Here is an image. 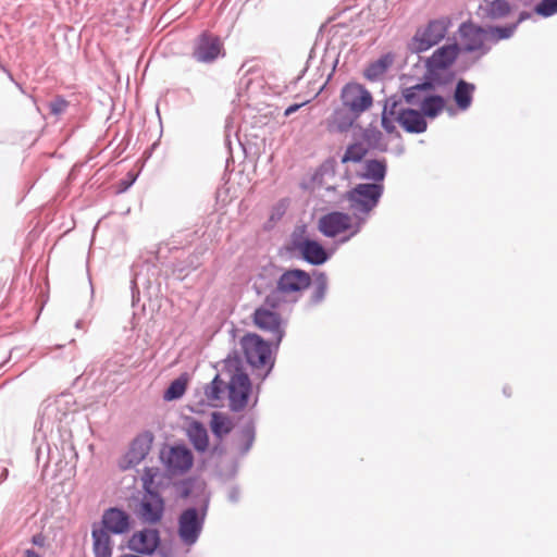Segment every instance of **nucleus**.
<instances>
[{
	"label": "nucleus",
	"instance_id": "nucleus-23",
	"mask_svg": "<svg viewBox=\"0 0 557 557\" xmlns=\"http://www.w3.org/2000/svg\"><path fill=\"white\" fill-rule=\"evenodd\" d=\"M358 131L360 133L361 141L366 144V146L371 151L377 152H387L388 151V143L385 140L383 133L372 123L368 126L363 127L361 125H357Z\"/></svg>",
	"mask_w": 557,
	"mask_h": 557
},
{
	"label": "nucleus",
	"instance_id": "nucleus-30",
	"mask_svg": "<svg viewBox=\"0 0 557 557\" xmlns=\"http://www.w3.org/2000/svg\"><path fill=\"white\" fill-rule=\"evenodd\" d=\"M210 429L218 440H223L233 430L232 420L223 412L213 411L210 419Z\"/></svg>",
	"mask_w": 557,
	"mask_h": 557
},
{
	"label": "nucleus",
	"instance_id": "nucleus-20",
	"mask_svg": "<svg viewBox=\"0 0 557 557\" xmlns=\"http://www.w3.org/2000/svg\"><path fill=\"white\" fill-rule=\"evenodd\" d=\"M161 458L170 471L185 472L193 466V454L184 445L172 446Z\"/></svg>",
	"mask_w": 557,
	"mask_h": 557
},
{
	"label": "nucleus",
	"instance_id": "nucleus-42",
	"mask_svg": "<svg viewBox=\"0 0 557 557\" xmlns=\"http://www.w3.org/2000/svg\"><path fill=\"white\" fill-rule=\"evenodd\" d=\"M433 74H436V71H428L426 70V73L424 75V81L419 84H416L421 91L433 90L435 88V86H437V82L434 81L435 78H434Z\"/></svg>",
	"mask_w": 557,
	"mask_h": 557
},
{
	"label": "nucleus",
	"instance_id": "nucleus-27",
	"mask_svg": "<svg viewBox=\"0 0 557 557\" xmlns=\"http://www.w3.org/2000/svg\"><path fill=\"white\" fill-rule=\"evenodd\" d=\"M228 391L230 408L234 412L242 411L248 404L253 385H225Z\"/></svg>",
	"mask_w": 557,
	"mask_h": 557
},
{
	"label": "nucleus",
	"instance_id": "nucleus-50",
	"mask_svg": "<svg viewBox=\"0 0 557 557\" xmlns=\"http://www.w3.org/2000/svg\"><path fill=\"white\" fill-rule=\"evenodd\" d=\"M32 543L36 546L42 547L46 544V537L41 533H37L32 536Z\"/></svg>",
	"mask_w": 557,
	"mask_h": 557
},
{
	"label": "nucleus",
	"instance_id": "nucleus-56",
	"mask_svg": "<svg viewBox=\"0 0 557 557\" xmlns=\"http://www.w3.org/2000/svg\"><path fill=\"white\" fill-rule=\"evenodd\" d=\"M9 471L7 468H3L0 473V482H4L8 479Z\"/></svg>",
	"mask_w": 557,
	"mask_h": 557
},
{
	"label": "nucleus",
	"instance_id": "nucleus-44",
	"mask_svg": "<svg viewBox=\"0 0 557 557\" xmlns=\"http://www.w3.org/2000/svg\"><path fill=\"white\" fill-rule=\"evenodd\" d=\"M125 357L121 354H116L111 359L107 360L104 364V371L109 373L115 372L116 366H124Z\"/></svg>",
	"mask_w": 557,
	"mask_h": 557
},
{
	"label": "nucleus",
	"instance_id": "nucleus-47",
	"mask_svg": "<svg viewBox=\"0 0 557 557\" xmlns=\"http://www.w3.org/2000/svg\"><path fill=\"white\" fill-rule=\"evenodd\" d=\"M476 57L473 60L466 59L463 57H460L458 59V66L460 72H467L470 70V67L478 62Z\"/></svg>",
	"mask_w": 557,
	"mask_h": 557
},
{
	"label": "nucleus",
	"instance_id": "nucleus-60",
	"mask_svg": "<svg viewBox=\"0 0 557 557\" xmlns=\"http://www.w3.org/2000/svg\"><path fill=\"white\" fill-rule=\"evenodd\" d=\"M75 327L76 329H82L83 327V320H78L75 324Z\"/></svg>",
	"mask_w": 557,
	"mask_h": 557
},
{
	"label": "nucleus",
	"instance_id": "nucleus-33",
	"mask_svg": "<svg viewBox=\"0 0 557 557\" xmlns=\"http://www.w3.org/2000/svg\"><path fill=\"white\" fill-rule=\"evenodd\" d=\"M313 276H314V282H313L312 292H311V295L309 298V304L311 306H318L325 299L329 280H327V275L325 272L314 271Z\"/></svg>",
	"mask_w": 557,
	"mask_h": 557
},
{
	"label": "nucleus",
	"instance_id": "nucleus-13",
	"mask_svg": "<svg viewBox=\"0 0 557 557\" xmlns=\"http://www.w3.org/2000/svg\"><path fill=\"white\" fill-rule=\"evenodd\" d=\"M160 542L159 531L146 528L132 534L127 547L137 554L150 556L158 549Z\"/></svg>",
	"mask_w": 557,
	"mask_h": 557
},
{
	"label": "nucleus",
	"instance_id": "nucleus-17",
	"mask_svg": "<svg viewBox=\"0 0 557 557\" xmlns=\"http://www.w3.org/2000/svg\"><path fill=\"white\" fill-rule=\"evenodd\" d=\"M153 443V434L145 431L137 435L131 443L129 449L125 455L127 462L125 468H133L139 465L149 454Z\"/></svg>",
	"mask_w": 557,
	"mask_h": 557
},
{
	"label": "nucleus",
	"instance_id": "nucleus-28",
	"mask_svg": "<svg viewBox=\"0 0 557 557\" xmlns=\"http://www.w3.org/2000/svg\"><path fill=\"white\" fill-rule=\"evenodd\" d=\"M446 104L445 98L437 94H431L423 97L420 102V112L424 117L435 119L444 110Z\"/></svg>",
	"mask_w": 557,
	"mask_h": 557
},
{
	"label": "nucleus",
	"instance_id": "nucleus-18",
	"mask_svg": "<svg viewBox=\"0 0 557 557\" xmlns=\"http://www.w3.org/2000/svg\"><path fill=\"white\" fill-rule=\"evenodd\" d=\"M360 116L351 112L349 109L341 106L336 107L327 119V129L333 133H347L349 129L357 131L356 123Z\"/></svg>",
	"mask_w": 557,
	"mask_h": 557
},
{
	"label": "nucleus",
	"instance_id": "nucleus-11",
	"mask_svg": "<svg viewBox=\"0 0 557 557\" xmlns=\"http://www.w3.org/2000/svg\"><path fill=\"white\" fill-rule=\"evenodd\" d=\"M191 55L199 63H213L224 55L220 37L209 32L201 33L195 40Z\"/></svg>",
	"mask_w": 557,
	"mask_h": 557
},
{
	"label": "nucleus",
	"instance_id": "nucleus-51",
	"mask_svg": "<svg viewBox=\"0 0 557 557\" xmlns=\"http://www.w3.org/2000/svg\"><path fill=\"white\" fill-rule=\"evenodd\" d=\"M191 380L189 373L183 372L176 379L172 380L170 383H189Z\"/></svg>",
	"mask_w": 557,
	"mask_h": 557
},
{
	"label": "nucleus",
	"instance_id": "nucleus-14",
	"mask_svg": "<svg viewBox=\"0 0 557 557\" xmlns=\"http://www.w3.org/2000/svg\"><path fill=\"white\" fill-rule=\"evenodd\" d=\"M351 227V219L348 213L332 211L319 219L318 230L326 237L334 238Z\"/></svg>",
	"mask_w": 557,
	"mask_h": 557
},
{
	"label": "nucleus",
	"instance_id": "nucleus-5",
	"mask_svg": "<svg viewBox=\"0 0 557 557\" xmlns=\"http://www.w3.org/2000/svg\"><path fill=\"white\" fill-rule=\"evenodd\" d=\"M292 249L299 253L301 260L314 267L324 264L332 257V252L321 243L297 232L292 234Z\"/></svg>",
	"mask_w": 557,
	"mask_h": 557
},
{
	"label": "nucleus",
	"instance_id": "nucleus-54",
	"mask_svg": "<svg viewBox=\"0 0 557 557\" xmlns=\"http://www.w3.org/2000/svg\"><path fill=\"white\" fill-rule=\"evenodd\" d=\"M301 107V104H292L289 106L286 110H285V115L288 116L290 115L292 113L296 112L299 108Z\"/></svg>",
	"mask_w": 557,
	"mask_h": 557
},
{
	"label": "nucleus",
	"instance_id": "nucleus-19",
	"mask_svg": "<svg viewBox=\"0 0 557 557\" xmlns=\"http://www.w3.org/2000/svg\"><path fill=\"white\" fill-rule=\"evenodd\" d=\"M387 160L385 158H370L361 163L357 176L367 183L383 184L387 175Z\"/></svg>",
	"mask_w": 557,
	"mask_h": 557
},
{
	"label": "nucleus",
	"instance_id": "nucleus-43",
	"mask_svg": "<svg viewBox=\"0 0 557 557\" xmlns=\"http://www.w3.org/2000/svg\"><path fill=\"white\" fill-rule=\"evenodd\" d=\"M288 207V199H281L272 209L270 219L272 221L280 220L286 212Z\"/></svg>",
	"mask_w": 557,
	"mask_h": 557
},
{
	"label": "nucleus",
	"instance_id": "nucleus-4",
	"mask_svg": "<svg viewBox=\"0 0 557 557\" xmlns=\"http://www.w3.org/2000/svg\"><path fill=\"white\" fill-rule=\"evenodd\" d=\"M458 33L461 39V52H478L476 60L490 52L491 46L486 44L488 41L485 26L467 21L459 25Z\"/></svg>",
	"mask_w": 557,
	"mask_h": 557
},
{
	"label": "nucleus",
	"instance_id": "nucleus-25",
	"mask_svg": "<svg viewBox=\"0 0 557 557\" xmlns=\"http://www.w3.org/2000/svg\"><path fill=\"white\" fill-rule=\"evenodd\" d=\"M112 535L100 529L97 523L91 527L92 553L94 557H112L113 542Z\"/></svg>",
	"mask_w": 557,
	"mask_h": 557
},
{
	"label": "nucleus",
	"instance_id": "nucleus-37",
	"mask_svg": "<svg viewBox=\"0 0 557 557\" xmlns=\"http://www.w3.org/2000/svg\"><path fill=\"white\" fill-rule=\"evenodd\" d=\"M534 12L542 17H549L557 13V0H541Z\"/></svg>",
	"mask_w": 557,
	"mask_h": 557
},
{
	"label": "nucleus",
	"instance_id": "nucleus-35",
	"mask_svg": "<svg viewBox=\"0 0 557 557\" xmlns=\"http://www.w3.org/2000/svg\"><path fill=\"white\" fill-rule=\"evenodd\" d=\"M487 41L491 44H497L500 40H507L511 38L516 30L517 24H507V25H488L485 26Z\"/></svg>",
	"mask_w": 557,
	"mask_h": 557
},
{
	"label": "nucleus",
	"instance_id": "nucleus-38",
	"mask_svg": "<svg viewBox=\"0 0 557 557\" xmlns=\"http://www.w3.org/2000/svg\"><path fill=\"white\" fill-rule=\"evenodd\" d=\"M421 90L417 85L407 87L403 89V101H406L410 106H419L422 101L423 97L421 96Z\"/></svg>",
	"mask_w": 557,
	"mask_h": 557
},
{
	"label": "nucleus",
	"instance_id": "nucleus-10",
	"mask_svg": "<svg viewBox=\"0 0 557 557\" xmlns=\"http://www.w3.org/2000/svg\"><path fill=\"white\" fill-rule=\"evenodd\" d=\"M341 103L361 116L372 106L373 97L363 85L347 83L341 91Z\"/></svg>",
	"mask_w": 557,
	"mask_h": 557
},
{
	"label": "nucleus",
	"instance_id": "nucleus-57",
	"mask_svg": "<svg viewBox=\"0 0 557 557\" xmlns=\"http://www.w3.org/2000/svg\"><path fill=\"white\" fill-rule=\"evenodd\" d=\"M359 232V228L355 230L351 234H349L348 236H345L341 239V243H346L348 242L354 235H356L357 233Z\"/></svg>",
	"mask_w": 557,
	"mask_h": 557
},
{
	"label": "nucleus",
	"instance_id": "nucleus-40",
	"mask_svg": "<svg viewBox=\"0 0 557 557\" xmlns=\"http://www.w3.org/2000/svg\"><path fill=\"white\" fill-rule=\"evenodd\" d=\"M227 387L225 385H206L205 394L211 401L222 399Z\"/></svg>",
	"mask_w": 557,
	"mask_h": 557
},
{
	"label": "nucleus",
	"instance_id": "nucleus-2",
	"mask_svg": "<svg viewBox=\"0 0 557 557\" xmlns=\"http://www.w3.org/2000/svg\"><path fill=\"white\" fill-rule=\"evenodd\" d=\"M384 194V185L377 183H360L345 194L350 210L359 224L366 222L367 216L373 211Z\"/></svg>",
	"mask_w": 557,
	"mask_h": 557
},
{
	"label": "nucleus",
	"instance_id": "nucleus-22",
	"mask_svg": "<svg viewBox=\"0 0 557 557\" xmlns=\"http://www.w3.org/2000/svg\"><path fill=\"white\" fill-rule=\"evenodd\" d=\"M510 12L511 5L507 0H482L478 8V16L483 21H498Z\"/></svg>",
	"mask_w": 557,
	"mask_h": 557
},
{
	"label": "nucleus",
	"instance_id": "nucleus-12",
	"mask_svg": "<svg viewBox=\"0 0 557 557\" xmlns=\"http://www.w3.org/2000/svg\"><path fill=\"white\" fill-rule=\"evenodd\" d=\"M97 524L111 535H126L133 529V519L129 512L113 506L103 510L100 522Z\"/></svg>",
	"mask_w": 557,
	"mask_h": 557
},
{
	"label": "nucleus",
	"instance_id": "nucleus-24",
	"mask_svg": "<svg viewBox=\"0 0 557 557\" xmlns=\"http://www.w3.org/2000/svg\"><path fill=\"white\" fill-rule=\"evenodd\" d=\"M398 124L410 134H421L428 128V123L420 110L407 108L398 116Z\"/></svg>",
	"mask_w": 557,
	"mask_h": 557
},
{
	"label": "nucleus",
	"instance_id": "nucleus-29",
	"mask_svg": "<svg viewBox=\"0 0 557 557\" xmlns=\"http://www.w3.org/2000/svg\"><path fill=\"white\" fill-rule=\"evenodd\" d=\"M371 150L361 140L356 139L346 147L344 154L341 157V162L346 163H362Z\"/></svg>",
	"mask_w": 557,
	"mask_h": 557
},
{
	"label": "nucleus",
	"instance_id": "nucleus-7",
	"mask_svg": "<svg viewBox=\"0 0 557 557\" xmlns=\"http://www.w3.org/2000/svg\"><path fill=\"white\" fill-rule=\"evenodd\" d=\"M252 321L258 329L270 334V339L277 349L285 336V323L281 314L269 308L259 307L252 314Z\"/></svg>",
	"mask_w": 557,
	"mask_h": 557
},
{
	"label": "nucleus",
	"instance_id": "nucleus-26",
	"mask_svg": "<svg viewBox=\"0 0 557 557\" xmlns=\"http://www.w3.org/2000/svg\"><path fill=\"white\" fill-rule=\"evenodd\" d=\"M476 87L473 83L460 78L454 90V101L460 111H467L473 101V94Z\"/></svg>",
	"mask_w": 557,
	"mask_h": 557
},
{
	"label": "nucleus",
	"instance_id": "nucleus-55",
	"mask_svg": "<svg viewBox=\"0 0 557 557\" xmlns=\"http://www.w3.org/2000/svg\"><path fill=\"white\" fill-rule=\"evenodd\" d=\"M24 554H25V557H41L34 549H26Z\"/></svg>",
	"mask_w": 557,
	"mask_h": 557
},
{
	"label": "nucleus",
	"instance_id": "nucleus-6",
	"mask_svg": "<svg viewBox=\"0 0 557 557\" xmlns=\"http://www.w3.org/2000/svg\"><path fill=\"white\" fill-rule=\"evenodd\" d=\"M150 471L151 470L147 468L145 476L143 478L146 495L140 502L139 515L145 522L154 524L158 523L163 517L164 500L157 491H153L150 487V484L153 480V475L150 473Z\"/></svg>",
	"mask_w": 557,
	"mask_h": 557
},
{
	"label": "nucleus",
	"instance_id": "nucleus-41",
	"mask_svg": "<svg viewBox=\"0 0 557 557\" xmlns=\"http://www.w3.org/2000/svg\"><path fill=\"white\" fill-rule=\"evenodd\" d=\"M69 102L63 98L58 96L49 103L50 113L53 115H60L65 112Z\"/></svg>",
	"mask_w": 557,
	"mask_h": 557
},
{
	"label": "nucleus",
	"instance_id": "nucleus-53",
	"mask_svg": "<svg viewBox=\"0 0 557 557\" xmlns=\"http://www.w3.org/2000/svg\"><path fill=\"white\" fill-rule=\"evenodd\" d=\"M139 299V290L136 286V283L135 281L133 280L132 281V300H133V305L135 304L136 300Z\"/></svg>",
	"mask_w": 557,
	"mask_h": 557
},
{
	"label": "nucleus",
	"instance_id": "nucleus-31",
	"mask_svg": "<svg viewBox=\"0 0 557 557\" xmlns=\"http://www.w3.org/2000/svg\"><path fill=\"white\" fill-rule=\"evenodd\" d=\"M188 437L197 451H206L209 446L208 432L199 421H194L188 429Z\"/></svg>",
	"mask_w": 557,
	"mask_h": 557
},
{
	"label": "nucleus",
	"instance_id": "nucleus-8",
	"mask_svg": "<svg viewBox=\"0 0 557 557\" xmlns=\"http://www.w3.org/2000/svg\"><path fill=\"white\" fill-rule=\"evenodd\" d=\"M219 366L210 383H251L243 359L236 351L230 354Z\"/></svg>",
	"mask_w": 557,
	"mask_h": 557
},
{
	"label": "nucleus",
	"instance_id": "nucleus-52",
	"mask_svg": "<svg viewBox=\"0 0 557 557\" xmlns=\"http://www.w3.org/2000/svg\"><path fill=\"white\" fill-rule=\"evenodd\" d=\"M531 17V13L528 11H521L519 13L518 20L513 22L512 24H517V27L524 21L529 20Z\"/></svg>",
	"mask_w": 557,
	"mask_h": 557
},
{
	"label": "nucleus",
	"instance_id": "nucleus-58",
	"mask_svg": "<svg viewBox=\"0 0 557 557\" xmlns=\"http://www.w3.org/2000/svg\"><path fill=\"white\" fill-rule=\"evenodd\" d=\"M159 555L162 557H172V554L170 550L160 549Z\"/></svg>",
	"mask_w": 557,
	"mask_h": 557
},
{
	"label": "nucleus",
	"instance_id": "nucleus-15",
	"mask_svg": "<svg viewBox=\"0 0 557 557\" xmlns=\"http://www.w3.org/2000/svg\"><path fill=\"white\" fill-rule=\"evenodd\" d=\"M276 285L286 295L300 293L311 285V276L301 269H289L281 274Z\"/></svg>",
	"mask_w": 557,
	"mask_h": 557
},
{
	"label": "nucleus",
	"instance_id": "nucleus-39",
	"mask_svg": "<svg viewBox=\"0 0 557 557\" xmlns=\"http://www.w3.org/2000/svg\"><path fill=\"white\" fill-rule=\"evenodd\" d=\"M187 385H169L168 389L163 394L165 401H173L180 399L186 393Z\"/></svg>",
	"mask_w": 557,
	"mask_h": 557
},
{
	"label": "nucleus",
	"instance_id": "nucleus-16",
	"mask_svg": "<svg viewBox=\"0 0 557 557\" xmlns=\"http://www.w3.org/2000/svg\"><path fill=\"white\" fill-rule=\"evenodd\" d=\"M459 53H461V48L457 42L444 45L426 60L425 67L428 71L436 72L447 70L458 59Z\"/></svg>",
	"mask_w": 557,
	"mask_h": 557
},
{
	"label": "nucleus",
	"instance_id": "nucleus-49",
	"mask_svg": "<svg viewBox=\"0 0 557 557\" xmlns=\"http://www.w3.org/2000/svg\"><path fill=\"white\" fill-rule=\"evenodd\" d=\"M128 180H122L119 185V191H126L136 181V176L128 174Z\"/></svg>",
	"mask_w": 557,
	"mask_h": 557
},
{
	"label": "nucleus",
	"instance_id": "nucleus-34",
	"mask_svg": "<svg viewBox=\"0 0 557 557\" xmlns=\"http://www.w3.org/2000/svg\"><path fill=\"white\" fill-rule=\"evenodd\" d=\"M238 435V453L242 457H244L250 451L256 440V426L253 421L249 420L244 425H242Z\"/></svg>",
	"mask_w": 557,
	"mask_h": 557
},
{
	"label": "nucleus",
	"instance_id": "nucleus-59",
	"mask_svg": "<svg viewBox=\"0 0 557 557\" xmlns=\"http://www.w3.org/2000/svg\"><path fill=\"white\" fill-rule=\"evenodd\" d=\"M503 394L506 396V397H509L511 395V391H510V387L509 386H505L503 388Z\"/></svg>",
	"mask_w": 557,
	"mask_h": 557
},
{
	"label": "nucleus",
	"instance_id": "nucleus-1",
	"mask_svg": "<svg viewBox=\"0 0 557 557\" xmlns=\"http://www.w3.org/2000/svg\"><path fill=\"white\" fill-rule=\"evenodd\" d=\"M240 346L245 358L251 368L255 379L264 381L274 367L272 358V339H263L256 333H247L240 338Z\"/></svg>",
	"mask_w": 557,
	"mask_h": 557
},
{
	"label": "nucleus",
	"instance_id": "nucleus-46",
	"mask_svg": "<svg viewBox=\"0 0 557 557\" xmlns=\"http://www.w3.org/2000/svg\"><path fill=\"white\" fill-rule=\"evenodd\" d=\"M434 81L437 82V86H447L450 84L454 79V73L449 72L447 74H441V72H436V74H433Z\"/></svg>",
	"mask_w": 557,
	"mask_h": 557
},
{
	"label": "nucleus",
	"instance_id": "nucleus-3",
	"mask_svg": "<svg viewBox=\"0 0 557 557\" xmlns=\"http://www.w3.org/2000/svg\"><path fill=\"white\" fill-rule=\"evenodd\" d=\"M209 507V499H205L201 506H190L181 511L177 517V535L186 547H193L199 540Z\"/></svg>",
	"mask_w": 557,
	"mask_h": 557
},
{
	"label": "nucleus",
	"instance_id": "nucleus-61",
	"mask_svg": "<svg viewBox=\"0 0 557 557\" xmlns=\"http://www.w3.org/2000/svg\"><path fill=\"white\" fill-rule=\"evenodd\" d=\"M40 454H41V447H38V449H37V459H39Z\"/></svg>",
	"mask_w": 557,
	"mask_h": 557
},
{
	"label": "nucleus",
	"instance_id": "nucleus-32",
	"mask_svg": "<svg viewBox=\"0 0 557 557\" xmlns=\"http://www.w3.org/2000/svg\"><path fill=\"white\" fill-rule=\"evenodd\" d=\"M393 63L389 54H384L374 62H371L363 71L364 77L370 82L379 81Z\"/></svg>",
	"mask_w": 557,
	"mask_h": 557
},
{
	"label": "nucleus",
	"instance_id": "nucleus-36",
	"mask_svg": "<svg viewBox=\"0 0 557 557\" xmlns=\"http://www.w3.org/2000/svg\"><path fill=\"white\" fill-rule=\"evenodd\" d=\"M285 295L286 294L283 290H280L278 286L276 285V287L265 296L263 305L261 307H265L272 311H275L285 301Z\"/></svg>",
	"mask_w": 557,
	"mask_h": 557
},
{
	"label": "nucleus",
	"instance_id": "nucleus-45",
	"mask_svg": "<svg viewBox=\"0 0 557 557\" xmlns=\"http://www.w3.org/2000/svg\"><path fill=\"white\" fill-rule=\"evenodd\" d=\"M322 63L325 65L332 66V70H331L330 74L327 75V82H329L332 78L333 73L335 72V69L338 63V59L335 55V53H331L330 51H326L325 54L323 55Z\"/></svg>",
	"mask_w": 557,
	"mask_h": 557
},
{
	"label": "nucleus",
	"instance_id": "nucleus-62",
	"mask_svg": "<svg viewBox=\"0 0 557 557\" xmlns=\"http://www.w3.org/2000/svg\"><path fill=\"white\" fill-rule=\"evenodd\" d=\"M187 495H188V491H185V492L183 493V496H187Z\"/></svg>",
	"mask_w": 557,
	"mask_h": 557
},
{
	"label": "nucleus",
	"instance_id": "nucleus-21",
	"mask_svg": "<svg viewBox=\"0 0 557 557\" xmlns=\"http://www.w3.org/2000/svg\"><path fill=\"white\" fill-rule=\"evenodd\" d=\"M406 109L407 108L403 106V98L398 95H392L385 99L381 115V125L386 133L392 134L396 131L395 122L398 123L399 114Z\"/></svg>",
	"mask_w": 557,
	"mask_h": 557
},
{
	"label": "nucleus",
	"instance_id": "nucleus-48",
	"mask_svg": "<svg viewBox=\"0 0 557 557\" xmlns=\"http://www.w3.org/2000/svg\"><path fill=\"white\" fill-rule=\"evenodd\" d=\"M240 498V490L238 486H232L227 492L228 502L236 504Z\"/></svg>",
	"mask_w": 557,
	"mask_h": 557
},
{
	"label": "nucleus",
	"instance_id": "nucleus-9",
	"mask_svg": "<svg viewBox=\"0 0 557 557\" xmlns=\"http://www.w3.org/2000/svg\"><path fill=\"white\" fill-rule=\"evenodd\" d=\"M451 22L448 17L431 20L428 25L418 30L413 37L416 44L414 51L423 52L437 45L446 35Z\"/></svg>",
	"mask_w": 557,
	"mask_h": 557
}]
</instances>
